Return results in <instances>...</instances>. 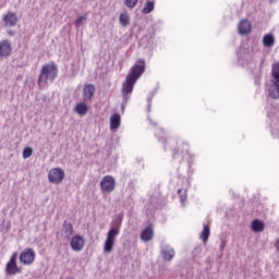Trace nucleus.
Wrapping results in <instances>:
<instances>
[{
	"instance_id": "c9c22d12",
	"label": "nucleus",
	"mask_w": 279,
	"mask_h": 279,
	"mask_svg": "<svg viewBox=\"0 0 279 279\" xmlns=\"http://www.w3.org/2000/svg\"><path fill=\"white\" fill-rule=\"evenodd\" d=\"M8 34H9L10 36H14V32H12V31H9Z\"/></svg>"
},
{
	"instance_id": "7c9ffc66",
	"label": "nucleus",
	"mask_w": 279,
	"mask_h": 279,
	"mask_svg": "<svg viewBox=\"0 0 279 279\" xmlns=\"http://www.w3.org/2000/svg\"><path fill=\"white\" fill-rule=\"evenodd\" d=\"M84 21H86V15L78 16L75 21V27H80V25H82V23H84Z\"/></svg>"
},
{
	"instance_id": "bb28decb",
	"label": "nucleus",
	"mask_w": 279,
	"mask_h": 279,
	"mask_svg": "<svg viewBox=\"0 0 279 279\" xmlns=\"http://www.w3.org/2000/svg\"><path fill=\"white\" fill-rule=\"evenodd\" d=\"M151 12H154V1H147L142 10V13L151 14Z\"/></svg>"
},
{
	"instance_id": "f704fd0d",
	"label": "nucleus",
	"mask_w": 279,
	"mask_h": 279,
	"mask_svg": "<svg viewBox=\"0 0 279 279\" xmlns=\"http://www.w3.org/2000/svg\"><path fill=\"white\" fill-rule=\"evenodd\" d=\"M255 84H257V86H260V77L255 78Z\"/></svg>"
},
{
	"instance_id": "473e14b6",
	"label": "nucleus",
	"mask_w": 279,
	"mask_h": 279,
	"mask_svg": "<svg viewBox=\"0 0 279 279\" xmlns=\"http://www.w3.org/2000/svg\"><path fill=\"white\" fill-rule=\"evenodd\" d=\"M274 138H279V128L271 129Z\"/></svg>"
},
{
	"instance_id": "0eeeda50",
	"label": "nucleus",
	"mask_w": 279,
	"mask_h": 279,
	"mask_svg": "<svg viewBox=\"0 0 279 279\" xmlns=\"http://www.w3.org/2000/svg\"><path fill=\"white\" fill-rule=\"evenodd\" d=\"M36 259V252L34 248H25L20 254V260L23 263V265H32L34 260Z\"/></svg>"
},
{
	"instance_id": "393cba45",
	"label": "nucleus",
	"mask_w": 279,
	"mask_h": 279,
	"mask_svg": "<svg viewBox=\"0 0 279 279\" xmlns=\"http://www.w3.org/2000/svg\"><path fill=\"white\" fill-rule=\"evenodd\" d=\"M161 143H163V149H171V147H175V145L178 144L175 142V140L173 138H168V140H165V137L161 138Z\"/></svg>"
},
{
	"instance_id": "f257e3e1",
	"label": "nucleus",
	"mask_w": 279,
	"mask_h": 279,
	"mask_svg": "<svg viewBox=\"0 0 279 279\" xmlns=\"http://www.w3.org/2000/svg\"><path fill=\"white\" fill-rule=\"evenodd\" d=\"M146 63L144 59H140L135 62V64L131 68L129 74L126 75L125 81L122 84V101L123 104H128L130 97H132V93L134 90V84L138 82L140 77L145 73Z\"/></svg>"
},
{
	"instance_id": "1a4fd4ad",
	"label": "nucleus",
	"mask_w": 279,
	"mask_h": 279,
	"mask_svg": "<svg viewBox=\"0 0 279 279\" xmlns=\"http://www.w3.org/2000/svg\"><path fill=\"white\" fill-rule=\"evenodd\" d=\"M85 244L86 242L84 241V238L81 235H74L70 242V246L71 250H73V252H82V250H84Z\"/></svg>"
},
{
	"instance_id": "7ed1b4c3",
	"label": "nucleus",
	"mask_w": 279,
	"mask_h": 279,
	"mask_svg": "<svg viewBox=\"0 0 279 279\" xmlns=\"http://www.w3.org/2000/svg\"><path fill=\"white\" fill-rule=\"evenodd\" d=\"M123 223V216L119 215L112 222L110 230L107 233V238L105 240V246L104 252L107 254H110L112 252V248L114 247V241L121 232V226Z\"/></svg>"
},
{
	"instance_id": "5701e85b",
	"label": "nucleus",
	"mask_w": 279,
	"mask_h": 279,
	"mask_svg": "<svg viewBox=\"0 0 279 279\" xmlns=\"http://www.w3.org/2000/svg\"><path fill=\"white\" fill-rule=\"evenodd\" d=\"M208 236H210V227H208V225H204L203 231L201 233V239L203 243H206V241H208Z\"/></svg>"
},
{
	"instance_id": "f8f14e48",
	"label": "nucleus",
	"mask_w": 279,
	"mask_h": 279,
	"mask_svg": "<svg viewBox=\"0 0 279 279\" xmlns=\"http://www.w3.org/2000/svg\"><path fill=\"white\" fill-rule=\"evenodd\" d=\"M3 22H4L5 27H14L16 25V23H19V17L16 16V13L9 11L3 16Z\"/></svg>"
},
{
	"instance_id": "dca6fc26",
	"label": "nucleus",
	"mask_w": 279,
	"mask_h": 279,
	"mask_svg": "<svg viewBox=\"0 0 279 279\" xmlns=\"http://www.w3.org/2000/svg\"><path fill=\"white\" fill-rule=\"evenodd\" d=\"M61 232L65 239H71V236H73V225L71 222L64 221Z\"/></svg>"
},
{
	"instance_id": "4be33fe9",
	"label": "nucleus",
	"mask_w": 279,
	"mask_h": 279,
	"mask_svg": "<svg viewBox=\"0 0 279 279\" xmlns=\"http://www.w3.org/2000/svg\"><path fill=\"white\" fill-rule=\"evenodd\" d=\"M264 47H274L276 43V38H274V35L267 34L263 38Z\"/></svg>"
},
{
	"instance_id": "39448f33",
	"label": "nucleus",
	"mask_w": 279,
	"mask_h": 279,
	"mask_svg": "<svg viewBox=\"0 0 279 279\" xmlns=\"http://www.w3.org/2000/svg\"><path fill=\"white\" fill-rule=\"evenodd\" d=\"M48 180L51 184H60L64 180V170L62 168H52L48 173Z\"/></svg>"
},
{
	"instance_id": "20e7f679",
	"label": "nucleus",
	"mask_w": 279,
	"mask_h": 279,
	"mask_svg": "<svg viewBox=\"0 0 279 279\" xmlns=\"http://www.w3.org/2000/svg\"><path fill=\"white\" fill-rule=\"evenodd\" d=\"M19 253H13L10 260L7 263L5 266V275L7 276H16V274H21V268L16 265V258Z\"/></svg>"
},
{
	"instance_id": "72a5a7b5",
	"label": "nucleus",
	"mask_w": 279,
	"mask_h": 279,
	"mask_svg": "<svg viewBox=\"0 0 279 279\" xmlns=\"http://www.w3.org/2000/svg\"><path fill=\"white\" fill-rule=\"evenodd\" d=\"M223 250H226V242H225V240H222V241L220 242V245H219V251H220V252H223Z\"/></svg>"
},
{
	"instance_id": "c85d7f7f",
	"label": "nucleus",
	"mask_w": 279,
	"mask_h": 279,
	"mask_svg": "<svg viewBox=\"0 0 279 279\" xmlns=\"http://www.w3.org/2000/svg\"><path fill=\"white\" fill-rule=\"evenodd\" d=\"M32 154H34V149L32 147H26L23 150V158L24 159L31 158Z\"/></svg>"
},
{
	"instance_id": "a878e982",
	"label": "nucleus",
	"mask_w": 279,
	"mask_h": 279,
	"mask_svg": "<svg viewBox=\"0 0 279 279\" xmlns=\"http://www.w3.org/2000/svg\"><path fill=\"white\" fill-rule=\"evenodd\" d=\"M119 22L123 27H128V25H130V16L128 13H121L119 16Z\"/></svg>"
},
{
	"instance_id": "ddd939ff",
	"label": "nucleus",
	"mask_w": 279,
	"mask_h": 279,
	"mask_svg": "<svg viewBox=\"0 0 279 279\" xmlns=\"http://www.w3.org/2000/svg\"><path fill=\"white\" fill-rule=\"evenodd\" d=\"M182 148H183V150H177L175 151V148H173V153H172V158L174 159V160H179V162H182V159L184 158V151L186 153V154H189V144L187 143H183L182 144Z\"/></svg>"
},
{
	"instance_id": "a211bd4d",
	"label": "nucleus",
	"mask_w": 279,
	"mask_h": 279,
	"mask_svg": "<svg viewBox=\"0 0 279 279\" xmlns=\"http://www.w3.org/2000/svg\"><path fill=\"white\" fill-rule=\"evenodd\" d=\"M141 239L144 242L151 241V239H154V229L146 227L145 230L142 231Z\"/></svg>"
},
{
	"instance_id": "f3484780",
	"label": "nucleus",
	"mask_w": 279,
	"mask_h": 279,
	"mask_svg": "<svg viewBox=\"0 0 279 279\" xmlns=\"http://www.w3.org/2000/svg\"><path fill=\"white\" fill-rule=\"evenodd\" d=\"M121 128V116L118 113H114L110 118V130H119Z\"/></svg>"
},
{
	"instance_id": "423d86ee",
	"label": "nucleus",
	"mask_w": 279,
	"mask_h": 279,
	"mask_svg": "<svg viewBox=\"0 0 279 279\" xmlns=\"http://www.w3.org/2000/svg\"><path fill=\"white\" fill-rule=\"evenodd\" d=\"M114 186H117V183L112 175H105L100 181V189L102 193H112V191H114Z\"/></svg>"
},
{
	"instance_id": "c756f323",
	"label": "nucleus",
	"mask_w": 279,
	"mask_h": 279,
	"mask_svg": "<svg viewBox=\"0 0 279 279\" xmlns=\"http://www.w3.org/2000/svg\"><path fill=\"white\" fill-rule=\"evenodd\" d=\"M136 3H138V0H125L124 5L126 8H136Z\"/></svg>"
},
{
	"instance_id": "412c9836",
	"label": "nucleus",
	"mask_w": 279,
	"mask_h": 279,
	"mask_svg": "<svg viewBox=\"0 0 279 279\" xmlns=\"http://www.w3.org/2000/svg\"><path fill=\"white\" fill-rule=\"evenodd\" d=\"M270 82H279V62L272 63Z\"/></svg>"
},
{
	"instance_id": "2f4dec72",
	"label": "nucleus",
	"mask_w": 279,
	"mask_h": 279,
	"mask_svg": "<svg viewBox=\"0 0 279 279\" xmlns=\"http://www.w3.org/2000/svg\"><path fill=\"white\" fill-rule=\"evenodd\" d=\"M151 99H154V95L147 98V110L151 112Z\"/></svg>"
},
{
	"instance_id": "aec40b11",
	"label": "nucleus",
	"mask_w": 279,
	"mask_h": 279,
	"mask_svg": "<svg viewBox=\"0 0 279 279\" xmlns=\"http://www.w3.org/2000/svg\"><path fill=\"white\" fill-rule=\"evenodd\" d=\"M74 112H76L81 117H85V114L88 113V106L84 102H80L76 105Z\"/></svg>"
},
{
	"instance_id": "2eb2a0df",
	"label": "nucleus",
	"mask_w": 279,
	"mask_h": 279,
	"mask_svg": "<svg viewBox=\"0 0 279 279\" xmlns=\"http://www.w3.org/2000/svg\"><path fill=\"white\" fill-rule=\"evenodd\" d=\"M239 32L242 36H245L252 32V24L247 20H243L239 24Z\"/></svg>"
},
{
	"instance_id": "e433bc0d",
	"label": "nucleus",
	"mask_w": 279,
	"mask_h": 279,
	"mask_svg": "<svg viewBox=\"0 0 279 279\" xmlns=\"http://www.w3.org/2000/svg\"><path fill=\"white\" fill-rule=\"evenodd\" d=\"M65 279H75V278H73V277H66Z\"/></svg>"
},
{
	"instance_id": "58836bf2",
	"label": "nucleus",
	"mask_w": 279,
	"mask_h": 279,
	"mask_svg": "<svg viewBox=\"0 0 279 279\" xmlns=\"http://www.w3.org/2000/svg\"><path fill=\"white\" fill-rule=\"evenodd\" d=\"M160 132H161V134H163V131H162V129H160Z\"/></svg>"
},
{
	"instance_id": "b1692460",
	"label": "nucleus",
	"mask_w": 279,
	"mask_h": 279,
	"mask_svg": "<svg viewBox=\"0 0 279 279\" xmlns=\"http://www.w3.org/2000/svg\"><path fill=\"white\" fill-rule=\"evenodd\" d=\"M266 110L267 117H271V114H276V112H279V106L277 104H268Z\"/></svg>"
},
{
	"instance_id": "9d476101",
	"label": "nucleus",
	"mask_w": 279,
	"mask_h": 279,
	"mask_svg": "<svg viewBox=\"0 0 279 279\" xmlns=\"http://www.w3.org/2000/svg\"><path fill=\"white\" fill-rule=\"evenodd\" d=\"M267 90L270 99H279V82L270 81Z\"/></svg>"
},
{
	"instance_id": "cd10ccee",
	"label": "nucleus",
	"mask_w": 279,
	"mask_h": 279,
	"mask_svg": "<svg viewBox=\"0 0 279 279\" xmlns=\"http://www.w3.org/2000/svg\"><path fill=\"white\" fill-rule=\"evenodd\" d=\"M178 195H179V197H180L181 204H184L185 199H187L186 190H184V189H179V190H178Z\"/></svg>"
},
{
	"instance_id": "4468645a",
	"label": "nucleus",
	"mask_w": 279,
	"mask_h": 279,
	"mask_svg": "<svg viewBox=\"0 0 279 279\" xmlns=\"http://www.w3.org/2000/svg\"><path fill=\"white\" fill-rule=\"evenodd\" d=\"M93 95H95V85H86L83 89V100L90 101V99H93Z\"/></svg>"
},
{
	"instance_id": "4c0bfd02",
	"label": "nucleus",
	"mask_w": 279,
	"mask_h": 279,
	"mask_svg": "<svg viewBox=\"0 0 279 279\" xmlns=\"http://www.w3.org/2000/svg\"><path fill=\"white\" fill-rule=\"evenodd\" d=\"M274 1H276V0H270V3H274Z\"/></svg>"
},
{
	"instance_id": "f03ea898",
	"label": "nucleus",
	"mask_w": 279,
	"mask_h": 279,
	"mask_svg": "<svg viewBox=\"0 0 279 279\" xmlns=\"http://www.w3.org/2000/svg\"><path fill=\"white\" fill-rule=\"evenodd\" d=\"M58 64L54 62L43 65L37 81L40 90L49 88V83L53 84V81L58 77Z\"/></svg>"
},
{
	"instance_id": "6ab92c4d",
	"label": "nucleus",
	"mask_w": 279,
	"mask_h": 279,
	"mask_svg": "<svg viewBox=\"0 0 279 279\" xmlns=\"http://www.w3.org/2000/svg\"><path fill=\"white\" fill-rule=\"evenodd\" d=\"M251 228L253 232H263L265 230V222L262 220L255 219L252 221Z\"/></svg>"
},
{
	"instance_id": "6e6552de",
	"label": "nucleus",
	"mask_w": 279,
	"mask_h": 279,
	"mask_svg": "<svg viewBox=\"0 0 279 279\" xmlns=\"http://www.w3.org/2000/svg\"><path fill=\"white\" fill-rule=\"evenodd\" d=\"M12 54V41L4 39L0 41V58H10Z\"/></svg>"
},
{
	"instance_id": "9b49d317",
	"label": "nucleus",
	"mask_w": 279,
	"mask_h": 279,
	"mask_svg": "<svg viewBox=\"0 0 279 279\" xmlns=\"http://www.w3.org/2000/svg\"><path fill=\"white\" fill-rule=\"evenodd\" d=\"M161 256L163 260H173L175 251L169 244H165L161 246Z\"/></svg>"
}]
</instances>
